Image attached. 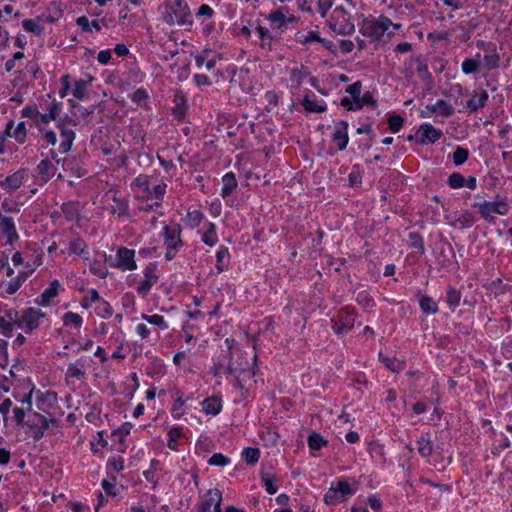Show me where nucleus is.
<instances>
[{"label":"nucleus","instance_id":"obj_62","mask_svg":"<svg viewBox=\"0 0 512 512\" xmlns=\"http://www.w3.org/2000/svg\"><path fill=\"white\" fill-rule=\"evenodd\" d=\"M263 485L268 494H275L278 490V486L274 483L273 476L269 473H264L261 476Z\"/></svg>","mask_w":512,"mask_h":512},{"label":"nucleus","instance_id":"obj_56","mask_svg":"<svg viewBox=\"0 0 512 512\" xmlns=\"http://www.w3.org/2000/svg\"><path fill=\"white\" fill-rule=\"evenodd\" d=\"M124 469V459L121 456L110 457L107 461V470L118 473Z\"/></svg>","mask_w":512,"mask_h":512},{"label":"nucleus","instance_id":"obj_19","mask_svg":"<svg viewBox=\"0 0 512 512\" xmlns=\"http://www.w3.org/2000/svg\"><path fill=\"white\" fill-rule=\"evenodd\" d=\"M18 328V320L16 310H9L0 316V334L11 337L15 328Z\"/></svg>","mask_w":512,"mask_h":512},{"label":"nucleus","instance_id":"obj_4","mask_svg":"<svg viewBox=\"0 0 512 512\" xmlns=\"http://www.w3.org/2000/svg\"><path fill=\"white\" fill-rule=\"evenodd\" d=\"M161 235L166 246L165 259L172 260L183 247L181 228L177 223L164 225Z\"/></svg>","mask_w":512,"mask_h":512},{"label":"nucleus","instance_id":"obj_61","mask_svg":"<svg viewBox=\"0 0 512 512\" xmlns=\"http://www.w3.org/2000/svg\"><path fill=\"white\" fill-rule=\"evenodd\" d=\"M460 298V292L454 287H449L446 293V302L448 305L451 307H457L460 303Z\"/></svg>","mask_w":512,"mask_h":512},{"label":"nucleus","instance_id":"obj_23","mask_svg":"<svg viewBox=\"0 0 512 512\" xmlns=\"http://www.w3.org/2000/svg\"><path fill=\"white\" fill-rule=\"evenodd\" d=\"M483 65L488 71L495 70L500 65V55L495 44L489 43L484 49Z\"/></svg>","mask_w":512,"mask_h":512},{"label":"nucleus","instance_id":"obj_21","mask_svg":"<svg viewBox=\"0 0 512 512\" xmlns=\"http://www.w3.org/2000/svg\"><path fill=\"white\" fill-rule=\"evenodd\" d=\"M488 99L489 94L486 90L473 91L465 107L469 113L477 112L487 105Z\"/></svg>","mask_w":512,"mask_h":512},{"label":"nucleus","instance_id":"obj_57","mask_svg":"<svg viewBox=\"0 0 512 512\" xmlns=\"http://www.w3.org/2000/svg\"><path fill=\"white\" fill-rule=\"evenodd\" d=\"M468 156V149L458 146L453 153V162L456 166H460L467 161Z\"/></svg>","mask_w":512,"mask_h":512},{"label":"nucleus","instance_id":"obj_26","mask_svg":"<svg viewBox=\"0 0 512 512\" xmlns=\"http://www.w3.org/2000/svg\"><path fill=\"white\" fill-rule=\"evenodd\" d=\"M68 252L69 254H75L80 256L85 261L90 260V252L88 250V246L85 243V241L80 237H76L69 242Z\"/></svg>","mask_w":512,"mask_h":512},{"label":"nucleus","instance_id":"obj_38","mask_svg":"<svg viewBox=\"0 0 512 512\" xmlns=\"http://www.w3.org/2000/svg\"><path fill=\"white\" fill-rule=\"evenodd\" d=\"M474 223L475 217L469 211H464L463 213L459 214L453 221V225L460 229L470 228Z\"/></svg>","mask_w":512,"mask_h":512},{"label":"nucleus","instance_id":"obj_8","mask_svg":"<svg viewBox=\"0 0 512 512\" xmlns=\"http://www.w3.org/2000/svg\"><path fill=\"white\" fill-rule=\"evenodd\" d=\"M473 207L477 208L484 220L489 223H495L496 218L494 214L507 215L509 212L507 201L499 196L496 197L495 201L474 203Z\"/></svg>","mask_w":512,"mask_h":512},{"label":"nucleus","instance_id":"obj_27","mask_svg":"<svg viewBox=\"0 0 512 512\" xmlns=\"http://www.w3.org/2000/svg\"><path fill=\"white\" fill-rule=\"evenodd\" d=\"M36 173L41 179V183H47L55 174L56 167L49 159H43L36 167Z\"/></svg>","mask_w":512,"mask_h":512},{"label":"nucleus","instance_id":"obj_44","mask_svg":"<svg viewBox=\"0 0 512 512\" xmlns=\"http://www.w3.org/2000/svg\"><path fill=\"white\" fill-rule=\"evenodd\" d=\"M204 218H205V216L201 210L189 209L186 214V223L191 228H196L202 223Z\"/></svg>","mask_w":512,"mask_h":512},{"label":"nucleus","instance_id":"obj_20","mask_svg":"<svg viewBox=\"0 0 512 512\" xmlns=\"http://www.w3.org/2000/svg\"><path fill=\"white\" fill-rule=\"evenodd\" d=\"M113 204L109 210L112 214L118 217H124L128 215L129 201L126 197L120 196L117 191H109Z\"/></svg>","mask_w":512,"mask_h":512},{"label":"nucleus","instance_id":"obj_43","mask_svg":"<svg viewBox=\"0 0 512 512\" xmlns=\"http://www.w3.org/2000/svg\"><path fill=\"white\" fill-rule=\"evenodd\" d=\"M141 319L151 325H154V326L160 328L161 330H167L169 328V325L166 322L165 318L159 314L147 315V314L142 313Z\"/></svg>","mask_w":512,"mask_h":512},{"label":"nucleus","instance_id":"obj_7","mask_svg":"<svg viewBox=\"0 0 512 512\" xmlns=\"http://www.w3.org/2000/svg\"><path fill=\"white\" fill-rule=\"evenodd\" d=\"M355 320V309L351 306H345L331 318V328L336 335H345L354 328Z\"/></svg>","mask_w":512,"mask_h":512},{"label":"nucleus","instance_id":"obj_40","mask_svg":"<svg viewBox=\"0 0 512 512\" xmlns=\"http://www.w3.org/2000/svg\"><path fill=\"white\" fill-rule=\"evenodd\" d=\"M419 306L425 314H436L438 312V305L432 297L423 295L419 299Z\"/></svg>","mask_w":512,"mask_h":512},{"label":"nucleus","instance_id":"obj_11","mask_svg":"<svg viewBox=\"0 0 512 512\" xmlns=\"http://www.w3.org/2000/svg\"><path fill=\"white\" fill-rule=\"evenodd\" d=\"M90 357H80L75 362L67 365L65 381L68 385H75L77 381H84L87 378L86 369L90 366Z\"/></svg>","mask_w":512,"mask_h":512},{"label":"nucleus","instance_id":"obj_9","mask_svg":"<svg viewBox=\"0 0 512 512\" xmlns=\"http://www.w3.org/2000/svg\"><path fill=\"white\" fill-rule=\"evenodd\" d=\"M354 492L350 484L345 480L332 482L324 495L323 501L326 505L335 506L346 501Z\"/></svg>","mask_w":512,"mask_h":512},{"label":"nucleus","instance_id":"obj_2","mask_svg":"<svg viewBox=\"0 0 512 512\" xmlns=\"http://www.w3.org/2000/svg\"><path fill=\"white\" fill-rule=\"evenodd\" d=\"M164 23L173 26L191 27L193 24L192 14L186 0H170L164 6L162 12Z\"/></svg>","mask_w":512,"mask_h":512},{"label":"nucleus","instance_id":"obj_45","mask_svg":"<svg viewBox=\"0 0 512 512\" xmlns=\"http://www.w3.org/2000/svg\"><path fill=\"white\" fill-rule=\"evenodd\" d=\"M379 358L385 367L394 373L402 371L405 367V363L396 358H389L387 356H383L381 353L379 354Z\"/></svg>","mask_w":512,"mask_h":512},{"label":"nucleus","instance_id":"obj_51","mask_svg":"<svg viewBox=\"0 0 512 512\" xmlns=\"http://www.w3.org/2000/svg\"><path fill=\"white\" fill-rule=\"evenodd\" d=\"M242 457L247 464L254 465L260 458V450L254 447H246L242 452Z\"/></svg>","mask_w":512,"mask_h":512},{"label":"nucleus","instance_id":"obj_12","mask_svg":"<svg viewBox=\"0 0 512 512\" xmlns=\"http://www.w3.org/2000/svg\"><path fill=\"white\" fill-rule=\"evenodd\" d=\"M288 12L287 7H281L279 9L272 10L266 19L269 21L271 28L278 30L280 33H284L288 29V25L296 22L298 19L294 15H286Z\"/></svg>","mask_w":512,"mask_h":512},{"label":"nucleus","instance_id":"obj_6","mask_svg":"<svg viewBox=\"0 0 512 512\" xmlns=\"http://www.w3.org/2000/svg\"><path fill=\"white\" fill-rule=\"evenodd\" d=\"M391 27L394 29H400L401 24L393 23L387 16L380 15L379 17L365 23L363 27V34L373 40H379L385 33H388L389 36L392 35V32L389 31Z\"/></svg>","mask_w":512,"mask_h":512},{"label":"nucleus","instance_id":"obj_29","mask_svg":"<svg viewBox=\"0 0 512 512\" xmlns=\"http://www.w3.org/2000/svg\"><path fill=\"white\" fill-rule=\"evenodd\" d=\"M13 128V121H9L6 124L5 133L9 136L14 138L19 143H24L27 129L25 122H19L17 126L14 128L13 132H11V129Z\"/></svg>","mask_w":512,"mask_h":512},{"label":"nucleus","instance_id":"obj_46","mask_svg":"<svg viewBox=\"0 0 512 512\" xmlns=\"http://www.w3.org/2000/svg\"><path fill=\"white\" fill-rule=\"evenodd\" d=\"M307 443L310 450L318 451L321 448L327 446L328 441L324 439V437L319 433L313 432L308 436Z\"/></svg>","mask_w":512,"mask_h":512},{"label":"nucleus","instance_id":"obj_13","mask_svg":"<svg viewBox=\"0 0 512 512\" xmlns=\"http://www.w3.org/2000/svg\"><path fill=\"white\" fill-rule=\"evenodd\" d=\"M116 267L122 271H132L137 269L135 261V251L127 247H120L116 253Z\"/></svg>","mask_w":512,"mask_h":512},{"label":"nucleus","instance_id":"obj_50","mask_svg":"<svg viewBox=\"0 0 512 512\" xmlns=\"http://www.w3.org/2000/svg\"><path fill=\"white\" fill-rule=\"evenodd\" d=\"M185 400L182 398V392L177 391V398L171 407V412L174 418H180L184 415Z\"/></svg>","mask_w":512,"mask_h":512},{"label":"nucleus","instance_id":"obj_16","mask_svg":"<svg viewBox=\"0 0 512 512\" xmlns=\"http://www.w3.org/2000/svg\"><path fill=\"white\" fill-rule=\"evenodd\" d=\"M332 141L335 143L338 150L343 151L346 149L349 142L348 123L346 121L340 120L334 124Z\"/></svg>","mask_w":512,"mask_h":512},{"label":"nucleus","instance_id":"obj_25","mask_svg":"<svg viewBox=\"0 0 512 512\" xmlns=\"http://www.w3.org/2000/svg\"><path fill=\"white\" fill-rule=\"evenodd\" d=\"M60 284L58 280H53L50 282L49 286L40 294L38 298H36L35 303L47 307L50 305L53 298L58 295V289Z\"/></svg>","mask_w":512,"mask_h":512},{"label":"nucleus","instance_id":"obj_53","mask_svg":"<svg viewBox=\"0 0 512 512\" xmlns=\"http://www.w3.org/2000/svg\"><path fill=\"white\" fill-rule=\"evenodd\" d=\"M256 33H257L258 37L260 38V40L262 41L263 47L265 45H268L269 47H271V45L274 41V36L272 35L271 31L268 28L263 27V26H258V27H256Z\"/></svg>","mask_w":512,"mask_h":512},{"label":"nucleus","instance_id":"obj_34","mask_svg":"<svg viewBox=\"0 0 512 512\" xmlns=\"http://www.w3.org/2000/svg\"><path fill=\"white\" fill-rule=\"evenodd\" d=\"M418 453L424 457L429 458L433 452V443L429 434H422L417 440Z\"/></svg>","mask_w":512,"mask_h":512},{"label":"nucleus","instance_id":"obj_28","mask_svg":"<svg viewBox=\"0 0 512 512\" xmlns=\"http://www.w3.org/2000/svg\"><path fill=\"white\" fill-rule=\"evenodd\" d=\"M63 108L62 102H57L53 100L49 107L47 113H40L39 115V121L42 124H49L51 121L56 120L57 117L60 115V112Z\"/></svg>","mask_w":512,"mask_h":512},{"label":"nucleus","instance_id":"obj_35","mask_svg":"<svg viewBox=\"0 0 512 512\" xmlns=\"http://www.w3.org/2000/svg\"><path fill=\"white\" fill-rule=\"evenodd\" d=\"M0 230L7 238V244H13L14 241L18 239V234L15 228L14 221L11 217L7 220H2V225L0 226Z\"/></svg>","mask_w":512,"mask_h":512},{"label":"nucleus","instance_id":"obj_48","mask_svg":"<svg viewBox=\"0 0 512 512\" xmlns=\"http://www.w3.org/2000/svg\"><path fill=\"white\" fill-rule=\"evenodd\" d=\"M182 436V429L179 427H172L168 431L167 447L173 451L178 450V439Z\"/></svg>","mask_w":512,"mask_h":512},{"label":"nucleus","instance_id":"obj_55","mask_svg":"<svg viewBox=\"0 0 512 512\" xmlns=\"http://www.w3.org/2000/svg\"><path fill=\"white\" fill-rule=\"evenodd\" d=\"M362 91V84L361 82L357 81L353 84L346 87V92L351 96V99L354 100V102L358 101L361 103V107H363V101L360 100V95Z\"/></svg>","mask_w":512,"mask_h":512},{"label":"nucleus","instance_id":"obj_42","mask_svg":"<svg viewBox=\"0 0 512 512\" xmlns=\"http://www.w3.org/2000/svg\"><path fill=\"white\" fill-rule=\"evenodd\" d=\"M95 305V313L98 317L108 319L112 316V306L103 298L100 297V299L97 301Z\"/></svg>","mask_w":512,"mask_h":512},{"label":"nucleus","instance_id":"obj_58","mask_svg":"<svg viewBox=\"0 0 512 512\" xmlns=\"http://www.w3.org/2000/svg\"><path fill=\"white\" fill-rule=\"evenodd\" d=\"M355 301L358 305L364 308H370L374 306V300L367 291L358 292Z\"/></svg>","mask_w":512,"mask_h":512},{"label":"nucleus","instance_id":"obj_63","mask_svg":"<svg viewBox=\"0 0 512 512\" xmlns=\"http://www.w3.org/2000/svg\"><path fill=\"white\" fill-rule=\"evenodd\" d=\"M208 463L213 466H226L230 463V459L221 454V453H214L208 460Z\"/></svg>","mask_w":512,"mask_h":512},{"label":"nucleus","instance_id":"obj_36","mask_svg":"<svg viewBox=\"0 0 512 512\" xmlns=\"http://www.w3.org/2000/svg\"><path fill=\"white\" fill-rule=\"evenodd\" d=\"M222 189L221 196L223 198L228 197L237 187V180L233 172H228L222 177Z\"/></svg>","mask_w":512,"mask_h":512},{"label":"nucleus","instance_id":"obj_15","mask_svg":"<svg viewBox=\"0 0 512 512\" xmlns=\"http://www.w3.org/2000/svg\"><path fill=\"white\" fill-rule=\"evenodd\" d=\"M416 136L418 143L425 145L437 142L442 136V131L429 123H424L419 127Z\"/></svg>","mask_w":512,"mask_h":512},{"label":"nucleus","instance_id":"obj_22","mask_svg":"<svg viewBox=\"0 0 512 512\" xmlns=\"http://www.w3.org/2000/svg\"><path fill=\"white\" fill-rule=\"evenodd\" d=\"M222 494L218 489L209 490L207 497L199 506L198 512H212L221 506Z\"/></svg>","mask_w":512,"mask_h":512},{"label":"nucleus","instance_id":"obj_30","mask_svg":"<svg viewBox=\"0 0 512 512\" xmlns=\"http://www.w3.org/2000/svg\"><path fill=\"white\" fill-rule=\"evenodd\" d=\"M202 410L207 415L216 416L222 410L221 399L216 396H211L201 402Z\"/></svg>","mask_w":512,"mask_h":512},{"label":"nucleus","instance_id":"obj_14","mask_svg":"<svg viewBox=\"0 0 512 512\" xmlns=\"http://www.w3.org/2000/svg\"><path fill=\"white\" fill-rule=\"evenodd\" d=\"M155 271L156 267L153 264H149L147 267H145L143 271L144 278L139 281L138 286L136 287L137 293L142 297H145L153 285L158 282V276L156 275Z\"/></svg>","mask_w":512,"mask_h":512},{"label":"nucleus","instance_id":"obj_17","mask_svg":"<svg viewBox=\"0 0 512 512\" xmlns=\"http://www.w3.org/2000/svg\"><path fill=\"white\" fill-rule=\"evenodd\" d=\"M27 175V171L22 169L14 172L11 175H8L4 180L0 181V187L8 193H12L24 182V179Z\"/></svg>","mask_w":512,"mask_h":512},{"label":"nucleus","instance_id":"obj_52","mask_svg":"<svg viewBox=\"0 0 512 512\" xmlns=\"http://www.w3.org/2000/svg\"><path fill=\"white\" fill-rule=\"evenodd\" d=\"M22 27L25 31L34 33L36 35H40L44 28L41 25L40 21L33 19H25L22 21Z\"/></svg>","mask_w":512,"mask_h":512},{"label":"nucleus","instance_id":"obj_47","mask_svg":"<svg viewBox=\"0 0 512 512\" xmlns=\"http://www.w3.org/2000/svg\"><path fill=\"white\" fill-rule=\"evenodd\" d=\"M476 56H477V58H466L462 62L461 69L464 74H467V75L472 74L478 70V68L480 66V61H479L480 53H477Z\"/></svg>","mask_w":512,"mask_h":512},{"label":"nucleus","instance_id":"obj_49","mask_svg":"<svg viewBox=\"0 0 512 512\" xmlns=\"http://www.w3.org/2000/svg\"><path fill=\"white\" fill-rule=\"evenodd\" d=\"M26 278L27 276L20 271L16 278L8 282L6 292L9 295L15 294L20 289L22 283L26 280Z\"/></svg>","mask_w":512,"mask_h":512},{"label":"nucleus","instance_id":"obj_64","mask_svg":"<svg viewBox=\"0 0 512 512\" xmlns=\"http://www.w3.org/2000/svg\"><path fill=\"white\" fill-rule=\"evenodd\" d=\"M404 119L399 115H392L388 120V126L392 133H397L403 126Z\"/></svg>","mask_w":512,"mask_h":512},{"label":"nucleus","instance_id":"obj_18","mask_svg":"<svg viewBox=\"0 0 512 512\" xmlns=\"http://www.w3.org/2000/svg\"><path fill=\"white\" fill-rule=\"evenodd\" d=\"M426 116L436 115L441 117H450L454 114V108L445 100L439 99L435 103L427 104L426 107Z\"/></svg>","mask_w":512,"mask_h":512},{"label":"nucleus","instance_id":"obj_10","mask_svg":"<svg viewBox=\"0 0 512 512\" xmlns=\"http://www.w3.org/2000/svg\"><path fill=\"white\" fill-rule=\"evenodd\" d=\"M77 125L76 121L69 116L60 118L57 121V128L60 132V150L62 153H67L71 150L72 144L75 140V131L73 127Z\"/></svg>","mask_w":512,"mask_h":512},{"label":"nucleus","instance_id":"obj_1","mask_svg":"<svg viewBox=\"0 0 512 512\" xmlns=\"http://www.w3.org/2000/svg\"><path fill=\"white\" fill-rule=\"evenodd\" d=\"M130 186L136 192L137 198L154 201L156 206L161 205L167 189V184L164 182L151 187L150 177L145 174L135 177Z\"/></svg>","mask_w":512,"mask_h":512},{"label":"nucleus","instance_id":"obj_41","mask_svg":"<svg viewBox=\"0 0 512 512\" xmlns=\"http://www.w3.org/2000/svg\"><path fill=\"white\" fill-rule=\"evenodd\" d=\"M76 24L81 28L83 32H100L101 26L98 21H89L86 16H80L76 19Z\"/></svg>","mask_w":512,"mask_h":512},{"label":"nucleus","instance_id":"obj_5","mask_svg":"<svg viewBox=\"0 0 512 512\" xmlns=\"http://www.w3.org/2000/svg\"><path fill=\"white\" fill-rule=\"evenodd\" d=\"M18 328L25 333L30 334L38 329L46 318V314L38 308L28 307L20 311H16Z\"/></svg>","mask_w":512,"mask_h":512},{"label":"nucleus","instance_id":"obj_59","mask_svg":"<svg viewBox=\"0 0 512 512\" xmlns=\"http://www.w3.org/2000/svg\"><path fill=\"white\" fill-rule=\"evenodd\" d=\"M447 183L452 189H459L465 186V178L462 174L454 172L449 175Z\"/></svg>","mask_w":512,"mask_h":512},{"label":"nucleus","instance_id":"obj_3","mask_svg":"<svg viewBox=\"0 0 512 512\" xmlns=\"http://www.w3.org/2000/svg\"><path fill=\"white\" fill-rule=\"evenodd\" d=\"M328 27L336 35H351L355 32L354 22L343 6H337L333 9L327 20Z\"/></svg>","mask_w":512,"mask_h":512},{"label":"nucleus","instance_id":"obj_37","mask_svg":"<svg viewBox=\"0 0 512 512\" xmlns=\"http://www.w3.org/2000/svg\"><path fill=\"white\" fill-rule=\"evenodd\" d=\"M42 254H25V269L21 271L27 277L42 264Z\"/></svg>","mask_w":512,"mask_h":512},{"label":"nucleus","instance_id":"obj_39","mask_svg":"<svg viewBox=\"0 0 512 512\" xmlns=\"http://www.w3.org/2000/svg\"><path fill=\"white\" fill-rule=\"evenodd\" d=\"M93 81V77L89 76L88 80H78L74 83L72 94L75 98L82 100L87 94V86Z\"/></svg>","mask_w":512,"mask_h":512},{"label":"nucleus","instance_id":"obj_33","mask_svg":"<svg viewBox=\"0 0 512 512\" xmlns=\"http://www.w3.org/2000/svg\"><path fill=\"white\" fill-rule=\"evenodd\" d=\"M63 326L71 329L80 330L83 325V318L75 312L68 311L61 317Z\"/></svg>","mask_w":512,"mask_h":512},{"label":"nucleus","instance_id":"obj_60","mask_svg":"<svg viewBox=\"0 0 512 512\" xmlns=\"http://www.w3.org/2000/svg\"><path fill=\"white\" fill-rule=\"evenodd\" d=\"M99 299H100V296H99V293L97 292V290L94 288H91L88 291L87 296L82 299L81 306L84 309H88L92 306L93 303L96 304Z\"/></svg>","mask_w":512,"mask_h":512},{"label":"nucleus","instance_id":"obj_54","mask_svg":"<svg viewBox=\"0 0 512 512\" xmlns=\"http://www.w3.org/2000/svg\"><path fill=\"white\" fill-rule=\"evenodd\" d=\"M27 424L30 427H41V429L49 428V420L45 416L38 413H34L32 419L27 421Z\"/></svg>","mask_w":512,"mask_h":512},{"label":"nucleus","instance_id":"obj_32","mask_svg":"<svg viewBox=\"0 0 512 512\" xmlns=\"http://www.w3.org/2000/svg\"><path fill=\"white\" fill-rule=\"evenodd\" d=\"M205 231L201 234V241L213 247L218 243V235L216 225L212 222H208L205 225Z\"/></svg>","mask_w":512,"mask_h":512},{"label":"nucleus","instance_id":"obj_31","mask_svg":"<svg viewBox=\"0 0 512 512\" xmlns=\"http://www.w3.org/2000/svg\"><path fill=\"white\" fill-rule=\"evenodd\" d=\"M229 260V249L225 246H220L216 252V269L218 273H222L228 270Z\"/></svg>","mask_w":512,"mask_h":512},{"label":"nucleus","instance_id":"obj_24","mask_svg":"<svg viewBox=\"0 0 512 512\" xmlns=\"http://www.w3.org/2000/svg\"><path fill=\"white\" fill-rule=\"evenodd\" d=\"M301 104L303 108L310 113H322L327 109L326 103L323 100H318L313 92L307 93Z\"/></svg>","mask_w":512,"mask_h":512}]
</instances>
